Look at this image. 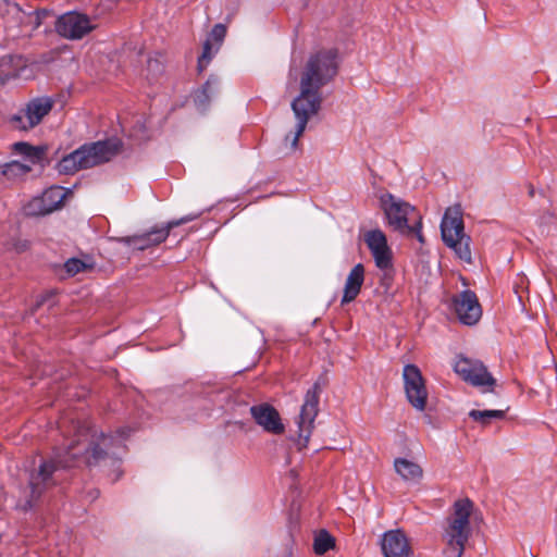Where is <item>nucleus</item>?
Listing matches in <instances>:
<instances>
[{
  "instance_id": "f257e3e1",
  "label": "nucleus",
  "mask_w": 557,
  "mask_h": 557,
  "mask_svg": "<svg viewBox=\"0 0 557 557\" xmlns=\"http://www.w3.org/2000/svg\"><path fill=\"white\" fill-rule=\"evenodd\" d=\"M75 428V437L65 448H54L51 459L39 465L38 470L30 475V499L21 507L24 510L34 506L45 488L54 483L53 473L58 469H66L76 466L81 461L88 466L98 465L100 461L111 458L116 463V457L123 442L129 436V428H121L115 435L97 434L89 426L78 423Z\"/></svg>"
},
{
  "instance_id": "f03ea898",
  "label": "nucleus",
  "mask_w": 557,
  "mask_h": 557,
  "mask_svg": "<svg viewBox=\"0 0 557 557\" xmlns=\"http://www.w3.org/2000/svg\"><path fill=\"white\" fill-rule=\"evenodd\" d=\"M337 73L336 52L321 50L311 54L300 76V94L293 100L292 110L296 117V129L290 139V148L295 150L299 137L304 134L308 121L314 116L322 104L320 89L329 84Z\"/></svg>"
},
{
  "instance_id": "7ed1b4c3",
  "label": "nucleus",
  "mask_w": 557,
  "mask_h": 557,
  "mask_svg": "<svg viewBox=\"0 0 557 557\" xmlns=\"http://www.w3.org/2000/svg\"><path fill=\"white\" fill-rule=\"evenodd\" d=\"M473 504L468 498L454 503L450 515L445 519L442 528V542L444 557H461L469 541L472 529L470 516Z\"/></svg>"
},
{
  "instance_id": "20e7f679",
  "label": "nucleus",
  "mask_w": 557,
  "mask_h": 557,
  "mask_svg": "<svg viewBox=\"0 0 557 557\" xmlns=\"http://www.w3.org/2000/svg\"><path fill=\"white\" fill-rule=\"evenodd\" d=\"M121 148V141L116 138L99 140L81 146L71 153L64 156L57 164L61 174H75L81 170L90 169L110 161Z\"/></svg>"
},
{
  "instance_id": "39448f33",
  "label": "nucleus",
  "mask_w": 557,
  "mask_h": 557,
  "mask_svg": "<svg viewBox=\"0 0 557 557\" xmlns=\"http://www.w3.org/2000/svg\"><path fill=\"white\" fill-rule=\"evenodd\" d=\"M380 202L388 226L400 234H416L423 240L421 215L413 206L389 193L381 195Z\"/></svg>"
},
{
  "instance_id": "423d86ee",
  "label": "nucleus",
  "mask_w": 557,
  "mask_h": 557,
  "mask_svg": "<svg viewBox=\"0 0 557 557\" xmlns=\"http://www.w3.org/2000/svg\"><path fill=\"white\" fill-rule=\"evenodd\" d=\"M441 234L445 245L453 249L460 260L468 263L471 262V239L465 233L460 206H454L446 209L441 222Z\"/></svg>"
},
{
  "instance_id": "0eeeda50",
  "label": "nucleus",
  "mask_w": 557,
  "mask_h": 557,
  "mask_svg": "<svg viewBox=\"0 0 557 557\" xmlns=\"http://www.w3.org/2000/svg\"><path fill=\"white\" fill-rule=\"evenodd\" d=\"M47 14V11L26 13L16 3H10L8 0L0 1V15L12 38L29 36L40 26L42 17Z\"/></svg>"
},
{
  "instance_id": "6e6552de",
  "label": "nucleus",
  "mask_w": 557,
  "mask_h": 557,
  "mask_svg": "<svg viewBox=\"0 0 557 557\" xmlns=\"http://www.w3.org/2000/svg\"><path fill=\"white\" fill-rule=\"evenodd\" d=\"M197 218L198 214H188L178 220L170 221L161 226L152 227L150 231L146 233L133 236L115 237L111 238V240H115L117 243L133 247L136 250L143 251L152 246H157L163 243L168 238L172 228L180 226L184 223L190 222Z\"/></svg>"
},
{
  "instance_id": "1a4fd4ad",
  "label": "nucleus",
  "mask_w": 557,
  "mask_h": 557,
  "mask_svg": "<svg viewBox=\"0 0 557 557\" xmlns=\"http://www.w3.org/2000/svg\"><path fill=\"white\" fill-rule=\"evenodd\" d=\"M321 393L320 384L317 382L309 388L305 395V400L301 406L299 417L297 419L298 425V447L302 449L307 446L313 430V423L318 414L319 395Z\"/></svg>"
},
{
  "instance_id": "9d476101",
  "label": "nucleus",
  "mask_w": 557,
  "mask_h": 557,
  "mask_svg": "<svg viewBox=\"0 0 557 557\" xmlns=\"http://www.w3.org/2000/svg\"><path fill=\"white\" fill-rule=\"evenodd\" d=\"M455 372L466 382L479 387L482 392H493L496 380L479 360L459 357L454 364Z\"/></svg>"
},
{
  "instance_id": "9b49d317",
  "label": "nucleus",
  "mask_w": 557,
  "mask_h": 557,
  "mask_svg": "<svg viewBox=\"0 0 557 557\" xmlns=\"http://www.w3.org/2000/svg\"><path fill=\"white\" fill-rule=\"evenodd\" d=\"M95 27L89 16L76 11L61 14L54 22L57 34L69 40H79L91 33Z\"/></svg>"
},
{
  "instance_id": "f8f14e48",
  "label": "nucleus",
  "mask_w": 557,
  "mask_h": 557,
  "mask_svg": "<svg viewBox=\"0 0 557 557\" xmlns=\"http://www.w3.org/2000/svg\"><path fill=\"white\" fill-rule=\"evenodd\" d=\"M403 381L408 403L418 411H423L428 403V389L424 377L416 364H406L403 369Z\"/></svg>"
},
{
  "instance_id": "ddd939ff",
  "label": "nucleus",
  "mask_w": 557,
  "mask_h": 557,
  "mask_svg": "<svg viewBox=\"0 0 557 557\" xmlns=\"http://www.w3.org/2000/svg\"><path fill=\"white\" fill-rule=\"evenodd\" d=\"M52 106L53 102L48 97L35 98L26 104L25 109L10 117V124L13 128L21 131L33 128L51 111Z\"/></svg>"
},
{
  "instance_id": "4468645a",
  "label": "nucleus",
  "mask_w": 557,
  "mask_h": 557,
  "mask_svg": "<svg viewBox=\"0 0 557 557\" xmlns=\"http://www.w3.org/2000/svg\"><path fill=\"white\" fill-rule=\"evenodd\" d=\"M363 240L374 259L375 265L385 272L386 278L389 277L393 253L385 234L379 228L370 230L364 233Z\"/></svg>"
},
{
  "instance_id": "2eb2a0df",
  "label": "nucleus",
  "mask_w": 557,
  "mask_h": 557,
  "mask_svg": "<svg viewBox=\"0 0 557 557\" xmlns=\"http://www.w3.org/2000/svg\"><path fill=\"white\" fill-rule=\"evenodd\" d=\"M451 308L465 325H474L482 317V308L474 292L466 289L451 298Z\"/></svg>"
},
{
  "instance_id": "dca6fc26",
  "label": "nucleus",
  "mask_w": 557,
  "mask_h": 557,
  "mask_svg": "<svg viewBox=\"0 0 557 557\" xmlns=\"http://www.w3.org/2000/svg\"><path fill=\"white\" fill-rule=\"evenodd\" d=\"M250 413L263 431L274 435L284 433L285 426L278 411L273 406L269 404L255 405L250 407Z\"/></svg>"
},
{
  "instance_id": "f3484780",
  "label": "nucleus",
  "mask_w": 557,
  "mask_h": 557,
  "mask_svg": "<svg viewBox=\"0 0 557 557\" xmlns=\"http://www.w3.org/2000/svg\"><path fill=\"white\" fill-rule=\"evenodd\" d=\"M64 191L61 187H51L44 191L40 197L34 198L26 207L27 215H45L58 209L64 199Z\"/></svg>"
},
{
  "instance_id": "a211bd4d",
  "label": "nucleus",
  "mask_w": 557,
  "mask_h": 557,
  "mask_svg": "<svg viewBox=\"0 0 557 557\" xmlns=\"http://www.w3.org/2000/svg\"><path fill=\"white\" fill-rule=\"evenodd\" d=\"M380 544L384 557H410L412 555L408 539L400 530L385 532Z\"/></svg>"
},
{
  "instance_id": "6ab92c4d",
  "label": "nucleus",
  "mask_w": 557,
  "mask_h": 557,
  "mask_svg": "<svg viewBox=\"0 0 557 557\" xmlns=\"http://www.w3.org/2000/svg\"><path fill=\"white\" fill-rule=\"evenodd\" d=\"M225 35L226 27L223 24L214 25L209 37L203 44L202 53L198 59V70L200 72L208 66L213 55L218 52Z\"/></svg>"
},
{
  "instance_id": "aec40b11",
  "label": "nucleus",
  "mask_w": 557,
  "mask_h": 557,
  "mask_svg": "<svg viewBox=\"0 0 557 557\" xmlns=\"http://www.w3.org/2000/svg\"><path fill=\"white\" fill-rule=\"evenodd\" d=\"M364 282V268L361 263L356 264L349 272L342 297V304H349L354 301L359 295L362 284Z\"/></svg>"
},
{
  "instance_id": "412c9836",
  "label": "nucleus",
  "mask_w": 557,
  "mask_h": 557,
  "mask_svg": "<svg viewBox=\"0 0 557 557\" xmlns=\"http://www.w3.org/2000/svg\"><path fill=\"white\" fill-rule=\"evenodd\" d=\"M394 468L404 481H418L422 478L423 471L421 467L412 460L396 458L394 461Z\"/></svg>"
},
{
  "instance_id": "4be33fe9",
  "label": "nucleus",
  "mask_w": 557,
  "mask_h": 557,
  "mask_svg": "<svg viewBox=\"0 0 557 557\" xmlns=\"http://www.w3.org/2000/svg\"><path fill=\"white\" fill-rule=\"evenodd\" d=\"M219 91V79L215 76H210L201 89L195 94V104L200 111H205L212 96Z\"/></svg>"
},
{
  "instance_id": "5701e85b",
  "label": "nucleus",
  "mask_w": 557,
  "mask_h": 557,
  "mask_svg": "<svg viewBox=\"0 0 557 557\" xmlns=\"http://www.w3.org/2000/svg\"><path fill=\"white\" fill-rule=\"evenodd\" d=\"M14 150L28 159V161L33 164L39 162L45 153V150L40 147H34L28 145L27 143H15Z\"/></svg>"
},
{
  "instance_id": "b1692460",
  "label": "nucleus",
  "mask_w": 557,
  "mask_h": 557,
  "mask_svg": "<svg viewBox=\"0 0 557 557\" xmlns=\"http://www.w3.org/2000/svg\"><path fill=\"white\" fill-rule=\"evenodd\" d=\"M14 150L28 159V161L33 164L39 162L45 153V150L40 147H34L28 145L27 143H15Z\"/></svg>"
},
{
  "instance_id": "393cba45",
  "label": "nucleus",
  "mask_w": 557,
  "mask_h": 557,
  "mask_svg": "<svg viewBox=\"0 0 557 557\" xmlns=\"http://www.w3.org/2000/svg\"><path fill=\"white\" fill-rule=\"evenodd\" d=\"M14 150L28 159V161L33 164L39 162L45 153V150L40 147H34L28 145L27 143H15Z\"/></svg>"
},
{
  "instance_id": "a878e982",
  "label": "nucleus",
  "mask_w": 557,
  "mask_h": 557,
  "mask_svg": "<svg viewBox=\"0 0 557 557\" xmlns=\"http://www.w3.org/2000/svg\"><path fill=\"white\" fill-rule=\"evenodd\" d=\"M30 169L29 164L20 161H11L1 166V173L5 177L13 180L26 175Z\"/></svg>"
},
{
  "instance_id": "bb28decb",
  "label": "nucleus",
  "mask_w": 557,
  "mask_h": 557,
  "mask_svg": "<svg viewBox=\"0 0 557 557\" xmlns=\"http://www.w3.org/2000/svg\"><path fill=\"white\" fill-rule=\"evenodd\" d=\"M334 537L325 530H320L313 540V550L317 555H323L334 547Z\"/></svg>"
},
{
  "instance_id": "cd10ccee",
  "label": "nucleus",
  "mask_w": 557,
  "mask_h": 557,
  "mask_svg": "<svg viewBox=\"0 0 557 557\" xmlns=\"http://www.w3.org/2000/svg\"><path fill=\"white\" fill-rule=\"evenodd\" d=\"M469 417L474 421L482 423L483 425L488 424L493 419H503L505 417L504 410H471Z\"/></svg>"
},
{
  "instance_id": "c85d7f7f",
  "label": "nucleus",
  "mask_w": 557,
  "mask_h": 557,
  "mask_svg": "<svg viewBox=\"0 0 557 557\" xmlns=\"http://www.w3.org/2000/svg\"><path fill=\"white\" fill-rule=\"evenodd\" d=\"M89 268H91V264H88L77 258L69 259L64 264V269L70 275H76L77 273L84 272Z\"/></svg>"
},
{
  "instance_id": "c756f323",
  "label": "nucleus",
  "mask_w": 557,
  "mask_h": 557,
  "mask_svg": "<svg viewBox=\"0 0 557 557\" xmlns=\"http://www.w3.org/2000/svg\"><path fill=\"white\" fill-rule=\"evenodd\" d=\"M148 67L154 72H160L162 70V65L157 59H149Z\"/></svg>"
},
{
  "instance_id": "7c9ffc66",
  "label": "nucleus",
  "mask_w": 557,
  "mask_h": 557,
  "mask_svg": "<svg viewBox=\"0 0 557 557\" xmlns=\"http://www.w3.org/2000/svg\"><path fill=\"white\" fill-rule=\"evenodd\" d=\"M276 557H293V554L289 549H284L280 555Z\"/></svg>"
}]
</instances>
